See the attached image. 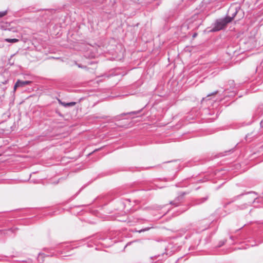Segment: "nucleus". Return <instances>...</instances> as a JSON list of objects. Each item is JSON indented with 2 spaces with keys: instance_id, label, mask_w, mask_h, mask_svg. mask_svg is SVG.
Listing matches in <instances>:
<instances>
[{
  "instance_id": "f257e3e1",
  "label": "nucleus",
  "mask_w": 263,
  "mask_h": 263,
  "mask_svg": "<svg viewBox=\"0 0 263 263\" xmlns=\"http://www.w3.org/2000/svg\"><path fill=\"white\" fill-rule=\"evenodd\" d=\"M231 22V19L228 17H224L222 18L217 20L214 24L213 27L210 31L216 32L222 29L225 26Z\"/></svg>"
},
{
  "instance_id": "f03ea898",
  "label": "nucleus",
  "mask_w": 263,
  "mask_h": 263,
  "mask_svg": "<svg viewBox=\"0 0 263 263\" xmlns=\"http://www.w3.org/2000/svg\"><path fill=\"white\" fill-rule=\"evenodd\" d=\"M253 195V196L251 198V201H248L247 203L242 204L237 206V210H245L247 209L249 206H250L253 203H254L256 199H257V194L255 192L252 191L250 193V195Z\"/></svg>"
},
{
  "instance_id": "7ed1b4c3",
  "label": "nucleus",
  "mask_w": 263,
  "mask_h": 263,
  "mask_svg": "<svg viewBox=\"0 0 263 263\" xmlns=\"http://www.w3.org/2000/svg\"><path fill=\"white\" fill-rule=\"evenodd\" d=\"M188 193L183 192L178 193V196L174 199V200L171 201L170 204L174 205L175 206H178L180 204L183 202L184 196L187 195Z\"/></svg>"
},
{
  "instance_id": "20e7f679",
  "label": "nucleus",
  "mask_w": 263,
  "mask_h": 263,
  "mask_svg": "<svg viewBox=\"0 0 263 263\" xmlns=\"http://www.w3.org/2000/svg\"><path fill=\"white\" fill-rule=\"evenodd\" d=\"M44 250L46 253L40 252L38 254L37 259L40 263H42L44 261V258L45 257L52 256L53 255V253L49 252V250H50L49 249L45 248Z\"/></svg>"
},
{
  "instance_id": "39448f33",
  "label": "nucleus",
  "mask_w": 263,
  "mask_h": 263,
  "mask_svg": "<svg viewBox=\"0 0 263 263\" xmlns=\"http://www.w3.org/2000/svg\"><path fill=\"white\" fill-rule=\"evenodd\" d=\"M240 10L241 8L240 6H232L229 8L228 11V13L231 14V16H226V17H228V18H231L232 21Z\"/></svg>"
},
{
  "instance_id": "423d86ee",
  "label": "nucleus",
  "mask_w": 263,
  "mask_h": 263,
  "mask_svg": "<svg viewBox=\"0 0 263 263\" xmlns=\"http://www.w3.org/2000/svg\"><path fill=\"white\" fill-rule=\"evenodd\" d=\"M31 83L30 81H22L18 80L13 87V91H15L18 88H23L26 85H29Z\"/></svg>"
},
{
  "instance_id": "0eeeda50",
  "label": "nucleus",
  "mask_w": 263,
  "mask_h": 263,
  "mask_svg": "<svg viewBox=\"0 0 263 263\" xmlns=\"http://www.w3.org/2000/svg\"><path fill=\"white\" fill-rule=\"evenodd\" d=\"M7 82V81H5L2 84H0V106L2 105L5 98V90L7 88L5 84Z\"/></svg>"
},
{
  "instance_id": "6e6552de",
  "label": "nucleus",
  "mask_w": 263,
  "mask_h": 263,
  "mask_svg": "<svg viewBox=\"0 0 263 263\" xmlns=\"http://www.w3.org/2000/svg\"><path fill=\"white\" fill-rule=\"evenodd\" d=\"M17 230V228H10L7 230H0V235L4 236H12V234Z\"/></svg>"
},
{
  "instance_id": "1a4fd4ad",
  "label": "nucleus",
  "mask_w": 263,
  "mask_h": 263,
  "mask_svg": "<svg viewBox=\"0 0 263 263\" xmlns=\"http://www.w3.org/2000/svg\"><path fill=\"white\" fill-rule=\"evenodd\" d=\"M251 192H245V193H241L237 196H236L233 198L232 201H234L236 200L237 199H239L240 197H241L243 195L247 196L246 199L248 200V201H251V198L253 196V195H250V193H251Z\"/></svg>"
},
{
  "instance_id": "9d476101",
  "label": "nucleus",
  "mask_w": 263,
  "mask_h": 263,
  "mask_svg": "<svg viewBox=\"0 0 263 263\" xmlns=\"http://www.w3.org/2000/svg\"><path fill=\"white\" fill-rule=\"evenodd\" d=\"M208 198H209L208 196H206L204 197L199 198L195 201V204L198 205V204H202V203H204V202H205L208 199Z\"/></svg>"
},
{
  "instance_id": "9b49d317",
  "label": "nucleus",
  "mask_w": 263,
  "mask_h": 263,
  "mask_svg": "<svg viewBox=\"0 0 263 263\" xmlns=\"http://www.w3.org/2000/svg\"><path fill=\"white\" fill-rule=\"evenodd\" d=\"M145 106H146V105H145L144 107H143L142 108H141V109H139V110H137V111H131V112H127V113H126V114H122L121 115H122H122H127V114H129V115H132H132H137V114H138L140 113V112L142 111V110L143 109V108L145 107Z\"/></svg>"
},
{
  "instance_id": "f8f14e48",
  "label": "nucleus",
  "mask_w": 263,
  "mask_h": 263,
  "mask_svg": "<svg viewBox=\"0 0 263 263\" xmlns=\"http://www.w3.org/2000/svg\"><path fill=\"white\" fill-rule=\"evenodd\" d=\"M256 114L261 116L263 114V104L259 105L256 110Z\"/></svg>"
},
{
  "instance_id": "ddd939ff",
  "label": "nucleus",
  "mask_w": 263,
  "mask_h": 263,
  "mask_svg": "<svg viewBox=\"0 0 263 263\" xmlns=\"http://www.w3.org/2000/svg\"><path fill=\"white\" fill-rule=\"evenodd\" d=\"M5 41L8 43H14L18 42L19 40L17 39H8V38H7V39H5Z\"/></svg>"
},
{
  "instance_id": "4468645a",
  "label": "nucleus",
  "mask_w": 263,
  "mask_h": 263,
  "mask_svg": "<svg viewBox=\"0 0 263 263\" xmlns=\"http://www.w3.org/2000/svg\"><path fill=\"white\" fill-rule=\"evenodd\" d=\"M75 64L76 65H77L79 68H82V69H85L87 71H88V70H89L90 69V68L87 67V66L83 65L82 64H78L76 62H75Z\"/></svg>"
},
{
  "instance_id": "2eb2a0df",
  "label": "nucleus",
  "mask_w": 263,
  "mask_h": 263,
  "mask_svg": "<svg viewBox=\"0 0 263 263\" xmlns=\"http://www.w3.org/2000/svg\"><path fill=\"white\" fill-rule=\"evenodd\" d=\"M10 116V113L9 111H6V112L3 114V117L5 120H6Z\"/></svg>"
},
{
  "instance_id": "dca6fc26",
  "label": "nucleus",
  "mask_w": 263,
  "mask_h": 263,
  "mask_svg": "<svg viewBox=\"0 0 263 263\" xmlns=\"http://www.w3.org/2000/svg\"><path fill=\"white\" fill-rule=\"evenodd\" d=\"M116 76V74H115L114 72H110L109 74H104V77L107 78H109L111 77L115 76Z\"/></svg>"
},
{
  "instance_id": "f3484780",
  "label": "nucleus",
  "mask_w": 263,
  "mask_h": 263,
  "mask_svg": "<svg viewBox=\"0 0 263 263\" xmlns=\"http://www.w3.org/2000/svg\"><path fill=\"white\" fill-rule=\"evenodd\" d=\"M226 240H221L219 241L218 245H217V247L220 248L222 247L224 244L226 243Z\"/></svg>"
},
{
  "instance_id": "a211bd4d",
  "label": "nucleus",
  "mask_w": 263,
  "mask_h": 263,
  "mask_svg": "<svg viewBox=\"0 0 263 263\" xmlns=\"http://www.w3.org/2000/svg\"><path fill=\"white\" fill-rule=\"evenodd\" d=\"M228 83H229V85L230 86L231 88H234V87L235 83H234V81L233 80H229L228 81Z\"/></svg>"
},
{
  "instance_id": "6ab92c4d",
  "label": "nucleus",
  "mask_w": 263,
  "mask_h": 263,
  "mask_svg": "<svg viewBox=\"0 0 263 263\" xmlns=\"http://www.w3.org/2000/svg\"><path fill=\"white\" fill-rule=\"evenodd\" d=\"M204 240H205V243H208L210 242L211 241V236L209 235V236H207L204 239Z\"/></svg>"
},
{
  "instance_id": "aec40b11",
  "label": "nucleus",
  "mask_w": 263,
  "mask_h": 263,
  "mask_svg": "<svg viewBox=\"0 0 263 263\" xmlns=\"http://www.w3.org/2000/svg\"><path fill=\"white\" fill-rule=\"evenodd\" d=\"M7 13V11H0V18L6 15Z\"/></svg>"
},
{
  "instance_id": "412c9836",
  "label": "nucleus",
  "mask_w": 263,
  "mask_h": 263,
  "mask_svg": "<svg viewBox=\"0 0 263 263\" xmlns=\"http://www.w3.org/2000/svg\"><path fill=\"white\" fill-rule=\"evenodd\" d=\"M76 103L75 102H70L66 103L67 107L73 106L75 105Z\"/></svg>"
},
{
  "instance_id": "4be33fe9",
  "label": "nucleus",
  "mask_w": 263,
  "mask_h": 263,
  "mask_svg": "<svg viewBox=\"0 0 263 263\" xmlns=\"http://www.w3.org/2000/svg\"><path fill=\"white\" fill-rule=\"evenodd\" d=\"M153 228V226L152 224H151L149 227H145L142 229H143V232H144L147 231L151 229H152Z\"/></svg>"
},
{
  "instance_id": "5701e85b",
  "label": "nucleus",
  "mask_w": 263,
  "mask_h": 263,
  "mask_svg": "<svg viewBox=\"0 0 263 263\" xmlns=\"http://www.w3.org/2000/svg\"><path fill=\"white\" fill-rule=\"evenodd\" d=\"M233 152V149H230L229 151H225L224 152L225 154L223 155V156L227 155L228 153L230 154L231 153H232Z\"/></svg>"
},
{
  "instance_id": "b1692460",
  "label": "nucleus",
  "mask_w": 263,
  "mask_h": 263,
  "mask_svg": "<svg viewBox=\"0 0 263 263\" xmlns=\"http://www.w3.org/2000/svg\"><path fill=\"white\" fill-rule=\"evenodd\" d=\"M255 135L253 134V133H252L251 134H248L247 135H246V139H248V138H249V137H251V136H255Z\"/></svg>"
},
{
  "instance_id": "393cba45",
  "label": "nucleus",
  "mask_w": 263,
  "mask_h": 263,
  "mask_svg": "<svg viewBox=\"0 0 263 263\" xmlns=\"http://www.w3.org/2000/svg\"><path fill=\"white\" fill-rule=\"evenodd\" d=\"M164 254V253H163V254H162L161 255L159 254V255H156V256H154V257H151V258H152V259H153V258H156V259L158 258H159V257H160L161 255H163Z\"/></svg>"
},
{
  "instance_id": "a878e982",
  "label": "nucleus",
  "mask_w": 263,
  "mask_h": 263,
  "mask_svg": "<svg viewBox=\"0 0 263 263\" xmlns=\"http://www.w3.org/2000/svg\"><path fill=\"white\" fill-rule=\"evenodd\" d=\"M187 210V208H182L181 210H180V213H182L184 212H185L186 210Z\"/></svg>"
},
{
  "instance_id": "bb28decb",
  "label": "nucleus",
  "mask_w": 263,
  "mask_h": 263,
  "mask_svg": "<svg viewBox=\"0 0 263 263\" xmlns=\"http://www.w3.org/2000/svg\"><path fill=\"white\" fill-rule=\"evenodd\" d=\"M248 246H251V247H254V246H256L257 245V244L254 242L253 243H252V244H250V245H247Z\"/></svg>"
},
{
  "instance_id": "cd10ccee",
  "label": "nucleus",
  "mask_w": 263,
  "mask_h": 263,
  "mask_svg": "<svg viewBox=\"0 0 263 263\" xmlns=\"http://www.w3.org/2000/svg\"><path fill=\"white\" fill-rule=\"evenodd\" d=\"M134 232H138V233H142V232H143V229H141V230H135L134 231Z\"/></svg>"
},
{
  "instance_id": "c85d7f7f",
  "label": "nucleus",
  "mask_w": 263,
  "mask_h": 263,
  "mask_svg": "<svg viewBox=\"0 0 263 263\" xmlns=\"http://www.w3.org/2000/svg\"><path fill=\"white\" fill-rule=\"evenodd\" d=\"M217 92V91H215L213 92L212 93H211V94L208 95L207 97H209V96H211L212 95L216 94Z\"/></svg>"
},
{
  "instance_id": "c756f323",
  "label": "nucleus",
  "mask_w": 263,
  "mask_h": 263,
  "mask_svg": "<svg viewBox=\"0 0 263 263\" xmlns=\"http://www.w3.org/2000/svg\"><path fill=\"white\" fill-rule=\"evenodd\" d=\"M197 33H194L193 34L192 37H193V38H195V37H196L197 36Z\"/></svg>"
},
{
  "instance_id": "7c9ffc66",
  "label": "nucleus",
  "mask_w": 263,
  "mask_h": 263,
  "mask_svg": "<svg viewBox=\"0 0 263 263\" xmlns=\"http://www.w3.org/2000/svg\"><path fill=\"white\" fill-rule=\"evenodd\" d=\"M66 103H65V102H63V103H62V105H63V106H64V107H67Z\"/></svg>"
},
{
  "instance_id": "2f4dec72",
  "label": "nucleus",
  "mask_w": 263,
  "mask_h": 263,
  "mask_svg": "<svg viewBox=\"0 0 263 263\" xmlns=\"http://www.w3.org/2000/svg\"><path fill=\"white\" fill-rule=\"evenodd\" d=\"M260 126L263 128V119L260 122Z\"/></svg>"
},
{
  "instance_id": "473e14b6",
  "label": "nucleus",
  "mask_w": 263,
  "mask_h": 263,
  "mask_svg": "<svg viewBox=\"0 0 263 263\" xmlns=\"http://www.w3.org/2000/svg\"><path fill=\"white\" fill-rule=\"evenodd\" d=\"M58 101H59V103L62 105V103H63V102L61 100H59V99L58 100Z\"/></svg>"
},
{
  "instance_id": "72a5a7b5",
  "label": "nucleus",
  "mask_w": 263,
  "mask_h": 263,
  "mask_svg": "<svg viewBox=\"0 0 263 263\" xmlns=\"http://www.w3.org/2000/svg\"><path fill=\"white\" fill-rule=\"evenodd\" d=\"M87 239H88V238H85V239H82V241H86Z\"/></svg>"
},
{
  "instance_id": "f704fd0d",
  "label": "nucleus",
  "mask_w": 263,
  "mask_h": 263,
  "mask_svg": "<svg viewBox=\"0 0 263 263\" xmlns=\"http://www.w3.org/2000/svg\"><path fill=\"white\" fill-rule=\"evenodd\" d=\"M81 190H82V189H81L79 190V193L80 192H81Z\"/></svg>"
},
{
  "instance_id": "c9c22d12",
  "label": "nucleus",
  "mask_w": 263,
  "mask_h": 263,
  "mask_svg": "<svg viewBox=\"0 0 263 263\" xmlns=\"http://www.w3.org/2000/svg\"><path fill=\"white\" fill-rule=\"evenodd\" d=\"M1 156V154H0V156Z\"/></svg>"
},
{
  "instance_id": "e433bc0d",
  "label": "nucleus",
  "mask_w": 263,
  "mask_h": 263,
  "mask_svg": "<svg viewBox=\"0 0 263 263\" xmlns=\"http://www.w3.org/2000/svg\"><path fill=\"white\" fill-rule=\"evenodd\" d=\"M262 194H263V192H262Z\"/></svg>"
}]
</instances>
